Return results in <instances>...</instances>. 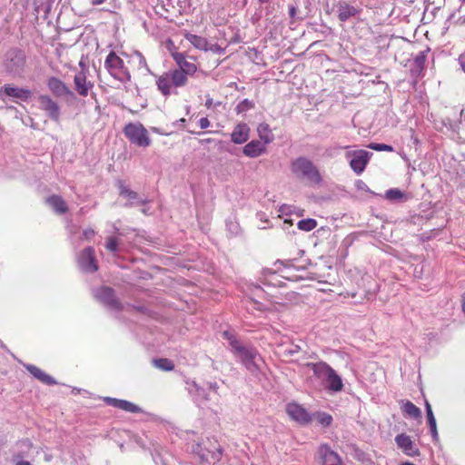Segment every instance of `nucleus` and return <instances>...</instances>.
<instances>
[{"label":"nucleus","instance_id":"obj_61","mask_svg":"<svg viewBox=\"0 0 465 465\" xmlns=\"http://www.w3.org/2000/svg\"><path fill=\"white\" fill-rule=\"evenodd\" d=\"M15 465H31V463L26 460H20Z\"/></svg>","mask_w":465,"mask_h":465},{"label":"nucleus","instance_id":"obj_43","mask_svg":"<svg viewBox=\"0 0 465 465\" xmlns=\"http://www.w3.org/2000/svg\"><path fill=\"white\" fill-rule=\"evenodd\" d=\"M269 280H267L268 284L272 286H281L282 282L279 280V275H277L275 272H272L270 275Z\"/></svg>","mask_w":465,"mask_h":465},{"label":"nucleus","instance_id":"obj_33","mask_svg":"<svg viewBox=\"0 0 465 465\" xmlns=\"http://www.w3.org/2000/svg\"><path fill=\"white\" fill-rule=\"evenodd\" d=\"M153 363L156 368L163 371H172L174 368L173 361L164 358L153 359Z\"/></svg>","mask_w":465,"mask_h":465},{"label":"nucleus","instance_id":"obj_64","mask_svg":"<svg viewBox=\"0 0 465 465\" xmlns=\"http://www.w3.org/2000/svg\"><path fill=\"white\" fill-rule=\"evenodd\" d=\"M285 208H286L285 206H282V207H281V211L283 213V212H284V210H285Z\"/></svg>","mask_w":465,"mask_h":465},{"label":"nucleus","instance_id":"obj_58","mask_svg":"<svg viewBox=\"0 0 465 465\" xmlns=\"http://www.w3.org/2000/svg\"><path fill=\"white\" fill-rule=\"evenodd\" d=\"M209 388L213 391H216L218 390V385L217 383H210Z\"/></svg>","mask_w":465,"mask_h":465},{"label":"nucleus","instance_id":"obj_6","mask_svg":"<svg viewBox=\"0 0 465 465\" xmlns=\"http://www.w3.org/2000/svg\"><path fill=\"white\" fill-rule=\"evenodd\" d=\"M371 154V153L365 150H356L347 152L346 157L351 158L350 161V166L353 172L357 174H361L364 171Z\"/></svg>","mask_w":465,"mask_h":465},{"label":"nucleus","instance_id":"obj_16","mask_svg":"<svg viewBox=\"0 0 465 465\" xmlns=\"http://www.w3.org/2000/svg\"><path fill=\"white\" fill-rule=\"evenodd\" d=\"M319 454L322 465H342L341 457L327 445L320 447Z\"/></svg>","mask_w":465,"mask_h":465},{"label":"nucleus","instance_id":"obj_15","mask_svg":"<svg viewBox=\"0 0 465 465\" xmlns=\"http://www.w3.org/2000/svg\"><path fill=\"white\" fill-rule=\"evenodd\" d=\"M306 366L312 370L313 374L318 379L325 380L326 381L331 376L336 373V371L324 361L308 362Z\"/></svg>","mask_w":465,"mask_h":465},{"label":"nucleus","instance_id":"obj_8","mask_svg":"<svg viewBox=\"0 0 465 465\" xmlns=\"http://www.w3.org/2000/svg\"><path fill=\"white\" fill-rule=\"evenodd\" d=\"M38 101L40 109L45 111L50 119L58 122L60 118V107L58 104L46 94L40 95Z\"/></svg>","mask_w":465,"mask_h":465},{"label":"nucleus","instance_id":"obj_5","mask_svg":"<svg viewBox=\"0 0 465 465\" xmlns=\"http://www.w3.org/2000/svg\"><path fill=\"white\" fill-rule=\"evenodd\" d=\"M25 65V54L17 48L8 50L5 54L4 66L8 74L18 75L24 71Z\"/></svg>","mask_w":465,"mask_h":465},{"label":"nucleus","instance_id":"obj_25","mask_svg":"<svg viewBox=\"0 0 465 465\" xmlns=\"http://www.w3.org/2000/svg\"><path fill=\"white\" fill-rule=\"evenodd\" d=\"M46 203L59 214L65 213L68 210L65 201L59 195H52L48 197L46 199Z\"/></svg>","mask_w":465,"mask_h":465},{"label":"nucleus","instance_id":"obj_19","mask_svg":"<svg viewBox=\"0 0 465 465\" xmlns=\"http://www.w3.org/2000/svg\"><path fill=\"white\" fill-rule=\"evenodd\" d=\"M250 128L245 123L238 124L231 134L232 142L242 144L249 139Z\"/></svg>","mask_w":465,"mask_h":465},{"label":"nucleus","instance_id":"obj_53","mask_svg":"<svg viewBox=\"0 0 465 465\" xmlns=\"http://www.w3.org/2000/svg\"><path fill=\"white\" fill-rule=\"evenodd\" d=\"M94 234H95V232L93 229H86L84 231V236L86 239H91Z\"/></svg>","mask_w":465,"mask_h":465},{"label":"nucleus","instance_id":"obj_56","mask_svg":"<svg viewBox=\"0 0 465 465\" xmlns=\"http://www.w3.org/2000/svg\"><path fill=\"white\" fill-rule=\"evenodd\" d=\"M289 15L292 18L296 15V7L294 5L289 7Z\"/></svg>","mask_w":465,"mask_h":465},{"label":"nucleus","instance_id":"obj_37","mask_svg":"<svg viewBox=\"0 0 465 465\" xmlns=\"http://www.w3.org/2000/svg\"><path fill=\"white\" fill-rule=\"evenodd\" d=\"M253 106L254 104L252 101L244 99L237 104L235 111L237 114H241L253 108Z\"/></svg>","mask_w":465,"mask_h":465},{"label":"nucleus","instance_id":"obj_44","mask_svg":"<svg viewBox=\"0 0 465 465\" xmlns=\"http://www.w3.org/2000/svg\"><path fill=\"white\" fill-rule=\"evenodd\" d=\"M104 401L113 406V407H115V408H120V403L122 402V400H119V399H115V398H111V397H105L104 399Z\"/></svg>","mask_w":465,"mask_h":465},{"label":"nucleus","instance_id":"obj_34","mask_svg":"<svg viewBox=\"0 0 465 465\" xmlns=\"http://www.w3.org/2000/svg\"><path fill=\"white\" fill-rule=\"evenodd\" d=\"M297 226L302 231L311 232L317 226V222L314 219L308 218L299 221Z\"/></svg>","mask_w":465,"mask_h":465},{"label":"nucleus","instance_id":"obj_14","mask_svg":"<svg viewBox=\"0 0 465 465\" xmlns=\"http://www.w3.org/2000/svg\"><path fill=\"white\" fill-rule=\"evenodd\" d=\"M306 366L312 370L313 374L318 379L325 380L326 381L331 376L336 373V371L324 361L308 362Z\"/></svg>","mask_w":465,"mask_h":465},{"label":"nucleus","instance_id":"obj_7","mask_svg":"<svg viewBox=\"0 0 465 465\" xmlns=\"http://www.w3.org/2000/svg\"><path fill=\"white\" fill-rule=\"evenodd\" d=\"M95 297L109 308L120 311L122 310L121 302L115 298L114 292L110 287H102L95 291Z\"/></svg>","mask_w":465,"mask_h":465},{"label":"nucleus","instance_id":"obj_10","mask_svg":"<svg viewBox=\"0 0 465 465\" xmlns=\"http://www.w3.org/2000/svg\"><path fill=\"white\" fill-rule=\"evenodd\" d=\"M47 87L56 97H74V93L59 78L52 76L47 79Z\"/></svg>","mask_w":465,"mask_h":465},{"label":"nucleus","instance_id":"obj_26","mask_svg":"<svg viewBox=\"0 0 465 465\" xmlns=\"http://www.w3.org/2000/svg\"><path fill=\"white\" fill-rule=\"evenodd\" d=\"M172 84L174 87H183L186 85L188 82V76L179 69H174L168 72Z\"/></svg>","mask_w":465,"mask_h":465},{"label":"nucleus","instance_id":"obj_51","mask_svg":"<svg viewBox=\"0 0 465 465\" xmlns=\"http://www.w3.org/2000/svg\"><path fill=\"white\" fill-rule=\"evenodd\" d=\"M458 61L462 71L465 73V51L459 56Z\"/></svg>","mask_w":465,"mask_h":465},{"label":"nucleus","instance_id":"obj_52","mask_svg":"<svg viewBox=\"0 0 465 465\" xmlns=\"http://www.w3.org/2000/svg\"><path fill=\"white\" fill-rule=\"evenodd\" d=\"M208 51H212L213 53H221L223 51V49L217 45V44H214V45H210L209 44V50Z\"/></svg>","mask_w":465,"mask_h":465},{"label":"nucleus","instance_id":"obj_55","mask_svg":"<svg viewBox=\"0 0 465 465\" xmlns=\"http://www.w3.org/2000/svg\"><path fill=\"white\" fill-rule=\"evenodd\" d=\"M428 423L430 430H435V429H437L436 419L428 420Z\"/></svg>","mask_w":465,"mask_h":465},{"label":"nucleus","instance_id":"obj_59","mask_svg":"<svg viewBox=\"0 0 465 465\" xmlns=\"http://www.w3.org/2000/svg\"><path fill=\"white\" fill-rule=\"evenodd\" d=\"M4 89H5V85L4 86H0V99L4 100L5 99V92H4Z\"/></svg>","mask_w":465,"mask_h":465},{"label":"nucleus","instance_id":"obj_54","mask_svg":"<svg viewBox=\"0 0 465 465\" xmlns=\"http://www.w3.org/2000/svg\"><path fill=\"white\" fill-rule=\"evenodd\" d=\"M222 455V449H218L217 452H213L212 458L214 461H218Z\"/></svg>","mask_w":465,"mask_h":465},{"label":"nucleus","instance_id":"obj_23","mask_svg":"<svg viewBox=\"0 0 465 465\" xmlns=\"http://www.w3.org/2000/svg\"><path fill=\"white\" fill-rule=\"evenodd\" d=\"M426 52H420L411 64V74L413 77H419L425 68Z\"/></svg>","mask_w":465,"mask_h":465},{"label":"nucleus","instance_id":"obj_39","mask_svg":"<svg viewBox=\"0 0 465 465\" xmlns=\"http://www.w3.org/2000/svg\"><path fill=\"white\" fill-rule=\"evenodd\" d=\"M316 418L318 422L324 427H328L332 421V417L327 413H318Z\"/></svg>","mask_w":465,"mask_h":465},{"label":"nucleus","instance_id":"obj_17","mask_svg":"<svg viewBox=\"0 0 465 465\" xmlns=\"http://www.w3.org/2000/svg\"><path fill=\"white\" fill-rule=\"evenodd\" d=\"M395 442L397 446L402 450V451L409 456L419 455L418 449L414 448V444L410 436L406 434H399L395 437Z\"/></svg>","mask_w":465,"mask_h":465},{"label":"nucleus","instance_id":"obj_48","mask_svg":"<svg viewBox=\"0 0 465 465\" xmlns=\"http://www.w3.org/2000/svg\"><path fill=\"white\" fill-rule=\"evenodd\" d=\"M193 451L197 452L199 454L202 460L208 461V460H209L208 454L200 450V445H197L196 448L193 449Z\"/></svg>","mask_w":465,"mask_h":465},{"label":"nucleus","instance_id":"obj_28","mask_svg":"<svg viewBox=\"0 0 465 465\" xmlns=\"http://www.w3.org/2000/svg\"><path fill=\"white\" fill-rule=\"evenodd\" d=\"M257 132L259 134V137L262 141H263V143H270L273 140V134L272 133V130L269 126V124L265 123H262L257 127Z\"/></svg>","mask_w":465,"mask_h":465},{"label":"nucleus","instance_id":"obj_36","mask_svg":"<svg viewBox=\"0 0 465 465\" xmlns=\"http://www.w3.org/2000/svg\"><path fill=\"white\" fill-rule=\"evenodd\" d=\"M178 69L183 71L187 76H191L197 71V66L194 63L186 60Z\"/></svg>","mask_w":465,"mask_h":465},{"label":"nucleus","instance_id":"obj_12","mask_svg":"<svg viewBox=\"0 0 465 465\" xmlns=\"http://www.w3.org/2000/svg\"><path fill=\"white\" fill-rule=\"evenodd\" d=\"M5 98L11 97L15 103L25 102L32 96L31 90L27 88L16 87L12 84H5Z\"/></svg>","mask_w":465,"mask_h":465},{"label":"nucleus","instance_id":"obj_3","mask_svg":"<svg viewBox=\"0 0 465 465\" xmlns=\"http://www.w3.org/2000/svg\"><path fill=\"white\" fill-rule=\"evenodd\" d=\"M104 67L109 74L121 83L131 81V74L125 66L124 60L114 51L105 58Z\"/></svg>","mask_w":465,"mask_h":465},{"label":"nucleus","instance_id":"obj_45","mask_svg":"<svg viewBox=\"0 0 465 465\" xmlns=\"http://www.w3.org/2000/svg\"><path fill=\"white\" fill-rule=\"evenodd\" d=\"M300 351H301V347L299 345L292 344L290 346V348L286 349L285 352H286V354L292 356V355L298 353Z\"/></svg>","mask_w":465,"mask_h":465},{"label":"nucleus","instance_id":"obj_32","mask_svg":"<svg viewBox=\"0 0 465 465\" xmlns=\"http://www.w3.org/2000/svg\"><path fill=\"white\" fill-rule=\"evenodd\" d=\"M327 383L328 389L335 392L341 391L343 388L342 380L337 373L331 376V378L327 381Z\"/></svg>","mask_w":465,"mask_h":465},{"label":"nucleus","instance_id":"obj_41","mask_svg":"<svg viewBox=\"0 0 465 465\" xmlns=\"http://www.w3.org/2000/svg\"><path fill=\"white\" fill-rule=\"evenodd\" d=\"M135 57L138 60V68H144L148 73H150V69L147 65L144 56L140 52H135Z\"/></svg>","mask_w":465,"mask_h":465},{"label":"nucleus","instance_id":"obj_1","mask_svg":"<svg viewBox=\"0 0 465 465\" xmlns=\"http://www.w3.org/2000/svg\"><path fill=\"white\" fill-rule=\"evenodd\" d=\"M223 336L228 341L233 355L252 375L257 376L261 371V364L263 362L257 350L252 346H245L241 343L229 331H223Z\"/></svg>","mask_w":465,"mask_h":465},{"label":"nucleus","instance_id":"obj_40","mask_svg":"<svg viewBox=\"0 0 465 465\" xmlns=\"http://www.w3.org/2000/svg\"><path fill=\"white\" fill-rule=\"evenodd\" d=\"M369 148L378 151V152H383V151L384 152H392L393 151L392 146H391L389 144H385V143H371L369 144Z\"/></svg>","mask_w":465,"mask_h":465},{"label":"nucleus","instance_id":"obj_46","mask_svg":"<svg viewBox=\"0 0 465 465\" xmlns=\"http://www.w3.org/2000/svg\"><path fill=\"white\" fill-rule=\"evenodd\" d=\"M425 406H426L427 420H430L435 419L430 404L428 401H426Z\"/></svg>","mask_w":465,"mask_h":465},{"label":"nucleus","instance_id":"obj_57","mask_svg":"<svg viewBox=\"0 0 465 465\" xmlns=\"http://www.w3.org/2000/svg\"><path fill=\"white\" fill-rule=\"evenodd\" d=\"M106 0H92V4L94 5H102L105 2Z\"/></svg>","mask_w":465,"mask_h":465},{"label":"nucleus","instance_id":"obj_22","mask_svg":"<svg viewBox=\"0 0 465 465\" xmlns=\"http://www.w3.org/2000/svg\"><path fill=\"white\" fill-rule=\"evenodd\" d=\"M337 8L338 18L341 22L347 21L350 17L355 16L359 13L354 6L345 2H340L337 5Z\"/></svg>","mask_w":465,"mask_h":465},{"label":"nucleus","instance_id":"obj_2","mask_svg":"<svg viewBox=\"0 0 465 465\" xmlns=\"http://www.w3.org/2000/svg\"><path fill=\"white\" fill-rule=\"evenodd\" d=\"M292 173L299 179L307 180L310 183L319 184L322 182V176L318 168L309 159L298 157L291 163Z\"/></svg>","mask_w":465,"mask_h":465},{"label":"nucleus","instance_id":"obj_60","mask_svg":"<svg viewBox=\"0 0 465 465\" xmlns=\"http://www.w3.org/2000/svg\"><path fill=\"white\" fill-rule=\"evenodd\" d=\"M430 431H431V435H432L433 439H434L435 440H438V431H437V429H435V430H430Z\"/></svg>","mask_w":465,"mask_h":465},{"label":"nucleus","instance_id":"obj_31","mask_svg":"<svg viewBox=\"0 0 465 465\" xmlns=\"http://www.w3.org/2000/svg\"><path fill=\"white\" fill-rule=\"evenodd\" d=\"M385 197L391 202H404L407 200L406 194L398 188L389 189L385 193Z\"/></svg>","mask_w":465,"mask_h":465},{"label":"nucleus","instance_id":"obj_35","mask_svg":"<svg viewBox=\"0 0 465 465\" xmlns=\"http://www.w3.org/2000/svg\"><path fill=\"white\" fill-rule=\"evenodd\" d=\"M119 409L125 411L127 412H131V413L142 412V409L139 406H137L128 401H125V400H122Z\"/></svg>","mask_w":465,"mask_h":465},{"label":"nucleus","instance_id":"obj_42","mask_svg":"<svg viewBox=\"0 0 465 465\" xmlns=\"http://www.w3.org/2000/svg\"><path fill=\"white\" fill-rule=\"evenodd\" d=\"M172 56L179 67L187 60L183 53H173Z\"/></svg>","mask_w":465,"mask_h":465},{"label":"nucleus","instance_id":"obj_11","mask_svg":"<svg viewBox=\"0 0 465 465\" xmlns=\"http://www.w3.org/2000/svg\"><path fill=\"white\" fill-rule=\"evenodd\" d=\"M74 89L80 96H87L94 84L87 80L86 71L81 70L74 76Z\"/></svg>","mask_w":465,"mask_h":465},{"label":"nucleus","instance_id":"obj_63","mask_svg":"<svg viewBox=\"0 0 465 465\" xmlns=\"http://www.w3.org/2000/svg\"><path fill=\"white\" fill-rule=\"evenodd\" d=\"M461 116H462L463 120L465 121V111L461 112Z\"/></svg>","mask_w":465,"mask_h":465},{"label":"nucleus","instance_id":"obj_4","mask_svg":"<svg viewBox=\"0 0 465 465\" xmlns=\"http://www.w3.org/2000/svg\"><path fill=\"white\" fill-rule=\"evenodd\" d=\"M124 135L132 143L140 147H148L151 144L147 130L140 123H129L124 128Z\"/></svg>","mask_w":465,"mask_h":465},{"label":"nucleus","instance_id":"obj_49","mask_svg":"<svg viewBox=\"0 0 465 465\" xmlns=\"http://www.w3.org/2000/svg\"><path fill=\"white\" fill-rule=\"evenodd\" d=\"M355 186L360 191H368L367 184L363 181H361V180L356 181Z\"/></svg>","mask_w":465,"mask_h":465},{"label":"nucleus","instance_id":"obj_18","mask_svg":"<svg viewBox=\"0 0 465 465\" xmlns=\"http://www.w3.org/2000/svg\"><path fill=\"white\" fill-rule=\"evenodd\" d=\"M118 187L120 189V195L127 198L130 201V203L125 204L126 207L143 204L146 203L145 199L141 198L137 193L127 188L123 182L120 181L118 183Z\"/></svg>","mask_w":465,"mask_h":465},{"label":"nucleus","instance_id":"obj_27","mask_svg":"<svg viewBox=\"0 0 465 465\" xmlns=\"http://www.w3.org/2000/svg\"><path fill=\"white\" fill-rule=\"evenodd\" d=\"M186 39L197 49L208 51L209 43L206 38L193 34H188Z\"/></svg>","mask_w":465,"mask_h":465},{"label":"nucleus","instance_id":"obj_24","mask_svg":"<svg viewBox=\"0 0 465 465\" xmlns=\"http://www.w3.org/2000/svg\"><path fill=\"white\" fill-rule=\"evenodd\" d=\"M156 85L163 96H169L172 93V86H173L169 74L164 73L158 76L156 80Z\"/></svg>","mask_w":465,"mask_h":465},{"label":"nucleus","instance_id":"obj_50","mask_svg":"<svg viewBox=\"0 0 465 465\" xmlns=\"http://www.w3.org/2000/svg\"><path fill=\"white\" fill-rule=\"evenodd\" d=\"M221 104H222L221 102H217V103L214 104L213 100L210 96H207V99L205 101V106L207 108H211L213 105L219 106Z\"/></svg>","mask_w":465,"mask_h":465},{"label":"nucleus","instance_id":"obj_38","mask_svg":"<svg viewBox=\"0 0 465 465\" xmlns=\"http://www.w3.org/2000/svg\"><path fill=\"white\" fill-rule=\"evenodd\" d=\"M118 239L116 237L111 236L107 238L105 248L112 252H116L118 251Z\"/></svg>","mask_w":465,"mask_h":465},{"label":"nucleus","instance_id":"obj_9","mask_svg":"<svg viewBox=\"0 0 465 465\" xmlns=\"http://www.w3.org/2000/svg\"><path fill=\"white\" fill-rule=\"evenodd\" d=\"M78 263L82 270L88 272H94L98 266L94 258V250L93 247L85 248L78 257Z\"/></svg>","mask_w":465,"mask_h":465},{"label":"nucleus","instance_id":"obj_21","mask_svg":"<svg viewBox=\"0 0 465 465\" xmlns=\"http://www.w3.org/2000/svg\"><path fill=\"white\" fill-rule=\"evenodd\" d=\"M25 367L35 379L42 381L43 383L47 385L56 384V381L52 376L46 374L38 367L32 364H26Z\"/></svg>","mask_w":465,"mask_h":465},{"label":"nucleus","instance_id":"obj_20","mask_svg":"<svg viewBox=\"0 0 465 465\" xmlns=\"http://www.w3.org/2000/svg\"><path fill=\"white\" fill-rule=\"evenodd\" d=\"M265 151V143H262L261 141L258 140H252L243 147V153L251 158L258 157L261 154H262Z\"/></svg>","mask_w":465,"mask_h":465},{"label":"nucleus","instance_id":"obj_13","mask_svg":"<svg viewBox=\"0 0 465 465\" xmlns=\"http://www.w3.org/2000/svg\"><path fill=\"white\" fill-rule=\"evenodd\" d=\"M288 415L299 423L306 424L311 420L308 411L297 403H289L286 407Z\"/></svg>","mask_w":465,"mask_h":465},{"label":"nucleus","instance_id":"obj_30","mask_svg":"<svg viewBox=\"0 0 465 465\" xmlns=\"http://www.w3.org/2000/svg\"><path fill=\"white\" fill-rule=\"evenodd\" d=\"M402 411L411 418L418 419L421 417L420 410L410 401L403 402Z\"/></svg>","mask_w":465,"mask_h":465},{"label":"nucleus","instance_id":"obj_62","mask_svg":"<svg viewBox=\"0 0 465 465\" xmlns=\"http://www.w3.org/2000/svg\"><path fill=\"white\" fill-rule=\"evenodd\" d=\"M23 444H25L26 446H29L30 445V442L29 440H24L22 441Z\"/></svg>","mask_w":465,"mask_h":465},{"label":"nucleus","instance_id":"obj_29","mask_svg":"<svg viewBox=\"0 0 465 465\" xmlns=\"http://www.w3.org/2000/svg\"><path fill=\"white\" fill-rule=\"evenodd\" d=\"M188 391L191 394L197 397V399L208 401V396L205 390L200 387L194 381H187Z\"/></svg>","mask_w":465,"mask_h":465},{"label":"nucleus","instance_id":"obj_47","mask_svg":"<svg viewBox=\"0 0 465 465\" xmlns=\"http://www.w3.org/2000/svg\"><path fill=\"white\" fill-rule=\"evenodd\" d=\"M199 126L201 129H206L210 126V121L208 120L207 117H202L200 120H199Z\"/></svg>","mask_w":465,"mask_h":465}]
</instances>
